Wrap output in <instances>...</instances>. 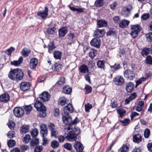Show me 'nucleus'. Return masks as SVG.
I'll use <instances>...</instances> for the list:
<instances>
[{
    "label": "nucleus",
    "instance_id": "f257e3e1",
    "mask_svg": "<svg viewBox=\"0 0 152 152\" xmlns=\"http://www.w3.org/2000/svg\"><path fill=\"white\" fill-rule=\"evenodd\" d=\"M23 73L19 69H14L11 70L8 74L9 77L13 80H21L23 78Z\"/></svg>",
    "mask_w": 152,
    "mask_h": 152
},
{
    "label": "nucleus",
    "instance_id": "f03ea898",
    "mask_svg": "<svg viewBox=\"0 0 152 152\" xmlns=\"http://www.w3.org/2000/svg\"><path fill=\"white\" fill-rule=\"evenodd\" d=\"M69 132L67 136H65L66 138L69 141H74L76 140L77 135L79 133V129L77 128H75L73 129L70 126H68L66 129Z\"/></svg>",
    "mask_w": 152,
    "mask_h": 152
},
{
    "label": "nucleus",
    "instance_id": "7ed1b4c3",
    "mask_svg": "<svg viewBox=\"0 0 152 152\" xmlns=\"http://www.w3.org/2000/svg\"><path fill=\"white\" fill-rule=\"evenodd\" d=\"M39 99H37V102L34 104V107L39 112V116L40 117H44L46 115V107L40 101Z\"/></svg>",
    "mask_w": 152,
    "mask_h": 152
},
{
    "label": "nucleus",
    "instance_id": "20e7f679",
    "mask_svg": "<svg viewBox=\"0 0 152 152\" xmlns=\"http://www.w3.org/2000/svg\"><path fill=\"white\" fill-rule=\"evenodd\" d=\"M141 27L138 24L131 25L130 35L133 38H135L137 36L138 33L141 30Z\"/></svg>",
    "mask_w": 152,
    "mask_h": 152
},
{
    "label": "nucleus",
    "instance_id": "39448f33",
    "mask_svg": "<svg viewBox=\"0 0 152 152\" xmlns=\"http://www.w3.org/2000/svg\"><path fill=\"white\" fill-rule=\"evenodd\" d=\"M62 121L64 124L66 125L74 124L75 121H72L71 116L69 114L63 113L62 114Z\"/></svg>",
    "mask_w": 152,
    "mask_h": 152
},
{
    "label": "nucleus",
    "instance_id": "423d86ee",
    "mask_svg": "<svg viewBox=\"0 0 152 152\" xmlns=\"http://www.w3.org/2000/svg\"><path fill=\"white\" fill-rule=\"evenodd\" d=\"M48 127L51 132V137H56L58 132L55 125L52 123H50L48 125Z\"/></svg>",
    "mask_w": 152,
    "mask_h": 152
},
{
    "label": "nucleus",
    "instance_id": "0eeeda50",
    "mask_svg": "<svg viewBox=\"0 0 152 152\" xmlns=\"http://www.w3.org/2000/svg\"><path fill=\"white\" fill-rule=\"evenodd\" d=\"M13 113L15 115L18 117L23 116L24 114L23 110L20 107L15 108L13 110Z\"/></svg>",
    "mask_w": 152,
    "mask_h": 152
},
{
    "label": "nucleus",
    "instance_id": "6e6552de",
    "mask_svg": "<svg viewBox=\"0 0 152 152\" xmlns=\"http://www.w3.org/2000/svg\"><path fill=\"white\" fill-rule=\"evenodd\" d=\"M50 95L48 92L45 91L40 95L38 99H41L44 102H47L50 99Z\"/></svg>",
    "mask_w": 152,
    "mask_h": 152
},
{
    "label": "nucleus",
    "instance_id": "1a4fd4ad",
    "mask_svg": "<svg viewBox=\"0 0 152 152\" xmlns=\"http://www.w3.org/2000/svg\"><path fill=\"white\" fill-rule=\"evenodd\" d=\"M124 77L130 80H132L135 77V74L133 72L129 70H126L124 73Z\"/></svg>",
    "mask_w": 152,
    "mask_h": 152
},
{
    "label": "nucleus",
    "instance_id": "9d476101",
    "mask_svg": "<svg viewBox=\"0 0 152 152\" xmlns=\"http://www.w3.org/2000/svg\"><path fill=\"white\" fill-rule=\"evenodd\" d=\"M91 45L97 48H99L100 46V39L99 38H94L92 39L90 42Z\"/></svg>",
    "mask_w": 152,
    "mask_h": 152
},
{
    "label": "nucleus",
    "instance_id": "9b49d317",
    "mask_svg": "<svg viewBox=\"0 0 152 152\" xmlns=\"http://www.w3.org/2000/svg\"><path fill=\"white\" fill-rule=\"evenodd\" d=\"M74 110V108L71 104H68L64 108V113L69 114L72 113Z\"/></svg>",
    "mask_w": 152,
    "mask_h": 152
},
{
    "label": "nucleus",
    "instance_id": "f8f14e48",
    "mask_svg": "<svg viewBox=\"0 0 152 152\" xmlns=\"http://www.w3.org/2000/svg\"><path fill=\"white\" fill-rule=\"evenodd\" d=\"M74 148L78 152H81L83 149L82 144L79 142H75L74 144Z\"/></svg>",
    "mask_w": 152,
    "mask_h": 152
},
{
    "label": "nucleus",
    "instance_id": "ddd939ff",
    "mask_svg": "<svg viewBox=\"0 0 152 152\" xmlns=\"http://www.w3.org/2000/svg\"><path fill=\"white\" fill-rule=\"evenodd\" d=\"M31 85L28 82H23L20 85V89L23 91H26L28 90L30 87Z\"/></svg>",
    "mask_w": 152,
    "mask_h": 152
},
{
    "label": "nucleus",
    "instance_id": "4468645a",
    "mask_svg": "<svg viewBox=\"0 0 152 152\" xmlns=\"http://www.w3.org/2000/svg\"><path fill=\"white\" fill-rule=\"evenodd\" d=\"M41 129L40 133L42 134V137H45L47 135L48 130L46 127V125L43 124L40 126Z\"/></svg>",
    "mask_w": 152,
    "mask_h": 152
},
{
    "label": "nucleus",
    "instance_id": "2eb2a0df",
    "mask_svg": "<svg viewBox=\"0 0 152 152\" xmlns=\"http://www.w3.org/2000/svg\"><path fill=\"white\" fill-rule=\"evenodd\" d=\"M10 96L9 94L5 93L0 96V101L1 102H6L9 100Z\"/></svg>",
    "mask_w": 152,
    "mask_h": 152
},
{
    "label": "nucleus",
    "instance_id": "dca6fc26",
    "mask_svg": "<svg viewBox=\"0 0 152 152\" xmlns=\"http://www.w3.org/2000/svg\"><path fill=\"white\" fill-rule=\"evenodd\" d=\"M38 63V60L35 58H32L30 61L29 66L31 69H35L37 66Z\"/></svg>",
    "mask_w": 152,
    "mask_h": 152
},
{
    "label": "nucleus",
    "instance_id": "f3484780",
    "mask_svg": "<svg viewBox=\"0 0 152 152\" xmlns=\"http://www.w3.org/2000/svg\"><path fill=\"white\" fill-rule=\"evenodd\" d=\"M113 81L117 85H120L122 84L124 80L122 77L120 76H117L113 79Z\"/></svg>",
    "mask_w": 152,
    "mask_h": 152
},
{
    "label": "nucleus",
    "instance_id": "a211bd4d",
    "mask_svg": "<svg viewBox=\"0 0 152 152\" xmlns=\"http://www.w3.org/2000/svg\"><path fill=\"white\" fill-rule=\"evenodd\" d=\"M48 9L47 7H46L44 12L39 11L38 12L37 15L38 16L41 17L42 18H45L48 15Z\"/></svg>",
    "mask_w": 152,
    "mask_h": 152
},
{
    "label": "nucleus",
    "instance_id": "6ab92c4d",
    "mask_svg": "<svg viewBox=\"0 0 152 152\" xmlns=\"http://www.w3.org/2000/svg\"><path fill=\"white\" fill-rule=\"evenodd\" d=\"M105 31L104 29L96 30L94 32V34L97 37L99 38L103 37L105 34Z\"/></svg>",
    "mask_w": 152,
    "mask_h": 152
},
{
    "label": "nucleus",
    "instance_id": "aec40b11",
    "mask_svg": "<svg viewBox=\"0 0 152 152\" xmlns=\"http://www.w3.org/2000/svg\"><path fill=\"white\" fill-rule=\"evenodd\" d=\"M129 23V21L126 19L123 20L120 22L119 26L120 28H124L128 25Z\"/></svg>",
    "mask_w": 152,
    "mask_h": 152
},
{
    "label": "nucleus",
    "instance_id": "412c9836",
    "mask_svg": "<svg viewBox=\"0 0 152 152\" xmlns=\"http://www.w3.org/2000/svg\"><path fill=\"white\" fill-rule=\"evenodd\" d=\"M23 58L22 57H20L18 60L14 61L11 62V65L15 66H18L21 64L23 61Z\"/></svg>",
    "mask_w": 152,
    "mask_h": 152
},
{
    "label": "nucleus",
    "instance_id": "4be33fe9",
    "mask_svg": "<svg viewBox=\"0 0 152 152\" xmlns=\"http://www.w3.org/2000/svg\"><path fill=\"white\" fill-rule=\"evenodd\" d=\"M67 32V29L66 27L62 28L59 30V36L60 37L64 36Z\"/></svg>",
    "mask_w": 152,
    "mask_h": 152
},
{
    "label": "nucleus",
    "instance_id": "5701e85b",
    "mask_svg": "<svg viewBox=\"0 0 152 152\" xmlns=\"http://www.w3.org/2000/svg\"><path fill=\"white\" fill-rule=\"evenodd\" d=\"M134 88V85L132 82H129L127 84L126 89L128 92H131Z\"/></svg>",
    "mask_w": 152,
    "mask_h": 152
},
{
    "label": "nucleus",
    "instance_id": "b1692460",
    "mask_svg": "<svg viewBox=\"0 0 152 152\" xmlns=\"http://www.w3.org/2000/svg\"><path fill=\"white\" fill-rule=\"evenodd\" d=\"M29 130V126L28 125H23L21 127L20 133L22 134L26 133Z\"/></svg>",
    "mask_w": 152,
    "mask_h": 152
},
{
    "label": "nucleus",
    "instance_id": "393cba45",
    "mask_svg": "<svg viewBox=\"0 0 152 152\" xmlns=\"http://www.w3.org/2000/svg\"><path fill=\"white\" fill-rule=\"evenodd\" d=\"M72 88L68 86H66L63 88V92L66 94H69L72 91Z\"/></svg>",
    "mask_w": 152,
    "mask_h": 152
},
{
    "label": "nucleus",
    "instance_id": "a878e982",
    "mask_svg": "<svg viewBox=\"0 0 152 152\" xmlns=\"http://www.w3.org/2000/svg\"><path fill=\"white\" fill-rule=\"evenodd\" d=\"M136 96V94L135 93L132 94L130 96L125 100V103L126 104H128L129 102L133 99H134Z\"/></svg>",
    "mask_w": 152,
    "mask_h": 152
},
{
    "label": "nucleus",
    "instance_id": "bb28decb",
    "mask_svg": "<svg viewBox=\"0 0 152 152\" xmlns=\"http://www.w3.org/2000/svg\"><path fill=\"white\" fill-rule=\"evenodd\" d=\"M53 55L55 59H60L61 58L62 53L59 51H55L53 52Z\"/></svg>",
    "mask_w": 152,
    "mask_h": 152
},
{
    "label": "nucleus",
    "instance_id": "cd10ccee",
    "mask_svg": "<svg viewBox=\"0 0 152 152\" xmlns=\"http://www.w3.org/2000/svg\"><path fill=\"white\" fill-rule=\"evenodd\" d=\"M97 23L99 28L106 26L107 25V22L105 20H103L98 21Z\"/></svg>",
    "mask_w": 152,
    "mask_h": 152
},
{
    "label": "nucleus",
    "instance_id": "c85d7f7f",
    "mask_svg": "<svg viewBox=\"0 0 152 152\" xmlns=\"http://www.w3.org/2000/svg\"><path fill=\"white\" fill-rule=\"evenodd\" d=\"M61 65L57 63L54 64L52 66V69L53 70L57 71L61 70Z\"/></svg>",
    "mask_w": 152,
    "mask_h": 152
},
{
    "label": "nucleus",
    "instance_id": "c756f323",
    "mask_svg": "<svg viewBox=\"0 0 152 152\" xmlns=\"http://www.w3.org/2000/svg\"><path fill=\"white\" fill-rule=\"evenodd\" d=\"M67 102L66 98L64 97H61L59 99L58 103L61 106L64 105Z\"/></svg>",
    "mask_w": 152,
    "mask_h": 152
},
{
    "label": "nucleus",
    "instance_id": "7c9ffc66",
    "mask_svg": "<svg viewBox=\"0 0 152 152\" xmlns=\"http://www.w3.org/2000/svg\"><path fill=\"white\" fill-rule=\"evenodd\" d=\"M30 53V50L27 48H24L22 49L21 53L22 56L26 57L28 56Z\"/></svg>",
    "mask_w": 152,
    "mask_h": 152
},
{
    "label": "nucleus",
    "instance_id": "2f4dec72",
    "mask_svg": "<svg viewBox=\"0 0 152 152\" xmlns=\"http://www.w3.org/2000/svg\"><path fill=\"white\" fill-rule=\"evenodd\" d=\"M141 136L140 134H138L133 136V141L136 142H139L141 141Z\"/></svg>",
    "mask_w": 152,
    "mask_h": 152
},
{
    "label": "nucleus",
    "instance_id": "473e14b6",
    "mask_svg": "<svg viewBox=\"0 0 152 152\" xmlns=\"http://www.w3.org/2000/svg\"><path fill=\"white\" fill-rule=\"evenodd\" d=\"M32 108V106L31 105H26L23 107V108L27 114H29L30 113Z\"/></svg>",
    "mask_w": 152,
    "mask_h": 152
},
{
    "label": "nucleus",
    "instance_id": "72a5a7b5",
    "mask_svg": "<svg viewBox=\"0 0 152 152\" xmlns=\"http://www.w3.org/2000/svg\"><path fill=\"white\" fill-rule=\"evenodd\" d=\"M144 104V101H141L139 102L138 105L136 108V110L139 112L141 111L142 109Z\"/></svg>",
    "mask_w": 152,
    "mask_h": 152
},
{
    "label": "nucleus",
    "instance_id": "f704fd0d",
    "mask_svg": "<svg viewBox=\"0 0 152 152\" xmlns=\"http://www.w3.org/2000/svg\"><path fill=\"white\" fill-rule=\"evenodd\" d=\"M31 140L30 136L28 134L26 135L23 139V141L25 143H27Z\"/></svg>",
    "mask_w": 152,
    "mask_h": 152
},
{
    "label": "nucleus",
    "instance_id": "c9c22d12",
    "mask_svg": "<svg viewBox=\"0 0 152 152\" xmlns=\"http://www.w3.org/2000/svg\"><path fill=\"white\" fill-rule=\"evenodd\" d=\"M104 1L103 0H96L94 5L96 7H100L103 5Z\"/></svg>",
    "mask_w": 152,
    "mask_h": 152
},
{
    "label": "nucleus",
    "instance_id": "e433bc0d",
    "mask_svg": "<svg viewBox=\"0 0 152 152\" xmlns=\"http://www.w3.org/2000/svg\"><path fill=\"white\" fill-rule=\"evenodd\" d=\"M80 71L83 73H85L88 71V69L87 66L83 65L80 67Z\"/></svg>",
    "mask_w": 152,
    "mask_h": 152
},
{
    "label": "nucleus",
    "instance_id": "4c0bfd02",
    "mask_svg": "<svg viewBox=\"0 0 152 152\" xmlns=\"http://www.w3.org/2000/svg\"><path fill=\"white\" fill-rule=\"evenodd\" d=\"M130 121L129 119L125 118L120 121L121 124L123 126H126L128 125Z\"/></svg>",
    "mask_w": 152,
    "mask_h": 152
},
{
    "label": "nucleus",
    "instance_id": "58836bf2",
    "mask_svg": "<svg viewBox=\"0 0 152 152\" xmlns=\"http://www.w3.org/2000/svg\"><path fill=\"white\" fill-rule=\"evenodd\" d=\"M97 51L95 50L92 49L90 51L89 53V56L91 58H93L97 54Z\"/></svg>",
    "mask_w": 152,
    "mask_h": 152
},
{
    "label": "nucleus",
    "instance_id": "ea45409f",
    "mask_svg": "<svg viewBox=\"0 0 152 152\" xmlns=\"http://www.w3.org/2000/svg\"><path fill=\"white\" fill-rule=\"evenodd\" d=\"M51 147L53 148H55L58 147L59 145V142L57 141H53L51 143Z\"/></svg>",
    "mask_w": 152,
    "mask_h": 152
},
{
    "label": "nucleus",
    "instance_id": "a19ab883",
    "mask_svg": "<svg viewBox=\"0 0 152 152\" xmlns=\"http://www.w3.org/2000/svg\"><path fill=\"white\" fill-rule=\"evenodd\" d=\"M146 79V78L143 77L137 80L136 82L135 87H137L139 85L142 83Z\"/></svg>",
    "mask_w": 152,
    "mask_h": 152
},
{
    "label": "nucleus",
    "instance_id": "79ce46f5",
    "mask_svg": "<svg viewBox=\"0 0 152 152\" xmlns=\"http://www.w3.org/2000/svg\"><path fill=\"white\" fill-rule=\"evenodd\" d=\"M150 48H145L144 49L142 52V54L143 56L147 55L150 52Z\"/></svg>",
    "mask_w": 152,
    "mask_h": 152
},
{
    "label": "nucleus",
    "instance_id": "37998d69",
    "mask_svg": "<svg viewBox=\"0 0 152 152\" xmlns=\"http://www.w3.org/2000/svg\"><path fill=\"white\" fill-rule=\"evenodd\" d=\"M31 134L33 137H35L38 135V131L37 129H34L31 131Z\"/></svg>",
    "mask_w": 152,
    "mask_h": 152
},
{
    "label": "nucleus",
    "instance_id": "c03bdc74",
    "mask_svg": "<svg viewBox=\"0 0 152 152\" xmlns=\"http://www.w3.org/2000/svg\"><path fill=\"white\" fill-rule=\"evenodd\" d=\"M117 112L120 116L121 117H123L125 114L126 111L124 109H119L118 110Z\"/></svg>",
    "mask_w": 152,
    "mask_h": 152
},
{
    "label": "nucleus",
    "instance_id": "a18cd8bd",
    "mask_svg": "<svg viewBox=\"0 0 152 152\" xmlns=\"http://www.w3.org/2000/svg\"><path fill=\"white\" fill-rule=\"evenodd\" d=\"M150 15L148 13H144L141 16V19L143 20H146L149 18Z\"/></svg>",
    "mask_w": 152,
    "mask_h": 152
},
{
    "label": "nucleus",
    "instance_id": "49530a36",
    "mask_svg": "<svg viewBox=\"0 0 152 152\" xmlns=\"http://www.w3.org/2000/svg\"><path fill=\"white\" fill-rule=\"evenodd\" d=\"M15 141L13 140H10L7 143L8 146L10 148L15 146Z\"/></svg>",
    "mask_w": 152,
    "mask_h": 152
},
{
    "label": "nucleus",
    "instance_id": "de8ad7c7",
    "mask_svg": "<svg viewBox=\"0 0 152 152\" xmlns=\"http://www.w3.org/2000/svg\"><path fill=\"white\" fill-rule=\"evenodd\" d=\"M129 148L127 145H123L120 149V152H127Z\"/></svg>",
    "mask_w": 152,
    "mask_h": 152
},
{
    "label": "nucleus",
    "instance_id": "09e8293b",
    "mask_svg": "<svg viewBox=\"0 0 152 152\" xmlns=\"http://www.w3.org/2000/svg\"><path fill=\"white\" fill-rule=\"evenodd\" d=\"M55 29L54 28H49L47 29V33L48 34H53L55 33Z\"/></svg>",
    "mask_w": 152,
    "mask_h": 152
},
{
    "label": "nucleus",
    "instance_id": "8fccbe9b",
    "mask_svg": "<svg viewBox=\"0 0 152 152\" xmlns=\"http://www.w3.org/2000/svg\"><path fill=\"white\" fill-rule=\"evenodd\" d=\"M97 65L99 68H103L104 67V63L103 61H98L97 63Z\"/></svg>",
    "mask_w": 152,
    "mask_h": 152
},
{
    "label": "nucleus",
    "instance_id": "3c124183",
    "mask_svg": "<svg viewBox=\"0 0 152 152\" xmlns=\"http://www.w3.org/2000/svg\"><path fill=\"white\" fill-rule=\"evenodd\" d=\"M15 50V48L13 47H11L10 48H9L7 50H6L5 52L7 54H8L9 56H10L12 52L14 51Z\"/></svg>",
    "mask_w": 152,
    "mask_h": 152
},
{
    "label": "nucleus",
    "instance_id": "603ef678",
    "mask_svg": "<svg viewBox=\"0 0 152 152\" xmlns=\"http://www.w3.org/2000/svg\"><path fill=\"white\" fill-rule=\"evenodd\" d=\"M145 61L147 64H152V57L150 56H147Z\"/></svg>",
    "mask_w": 152,
    "mask_h": 152
},
{
    "label": "nucleus",
    "instance_id": "864d4df0",
    "mask_svg": "<svg viewBox=\"0 0 152 152\" xmlns=\"http://www.w3.org/2000/svg\"><path fill=\"white\" fill-rule=\"evenodd\" d=\"M7 125L11 129H13L15 126L14 122L12 121H10L7 123Z\"/></svg>",
    "mask_w": 152,
    "mask_h": 152
},
{
    "label": "nucleus",
    "instance_id": "5fc2aeb1",
    "mask_svg": "<svg viewBox=\"0 0 152 152\" xmlns=\"http://www.w3.org/2000/svg\"><path fill=\"white\" fill-rule=\"evenodd\" d=\"M85 107L86 112H89V110L92 107L91 104L89 103L85 104Z\"/></svg>",
    "mask_w": 152,
    "mask_h": 152
},
{
    "label": "nucleus",
    "instance_id": "6e6d98bb",
    "mask_svg": "<svg viewBox=\"0 0 152 152\" xmlns=\"http://www.w3.org/2000/svg\"><path fill=\"white\" fill-rule=\"evenodd\" d=\"M145 37L148 41H152V32L146 34Z\"/></svg>",
    "mask_w": 152,
    "mask_h": 152
},
{
    "label": "nucleus",
    "instance_id": "4d7b16f0",
    "mask_svg": "<svg viewBox=\"0 0 152 152\" xmlns=\"http://www.w3.org/2000/svg\"><path fill=\"white\" fill-rule=\"evenodd\" d=\"M130 9L129 8L127 7H124L123 9V13L124 15L125 13L127 14V15H126V16H127L129 14Z\"/></svg>",
    "mask_w": 152,
    "mask_h": 152
},
{
    "label": "nucleus",
    "instance_id": "13d9d810",
    "mask_svg": "<svg viewBox=\"0 0 152 152\" xmlns=\"http://www.w3.org/2000/svg\"><path fill=\"white\" fill-rule=\"evenodd\" d=\"M65 83V78L64 77H60L58 82V83L60 85H61L64 84Z\"/></svg>",
    "mask_w": 152,
    "mask_h": 152
},
{
    "label": "nucleus",
    "instance_id": "bf43d9fd",
    "mask_svg": "<svg viewBox=\"0 0 152 152\" xmlns=\"http://www.w3.org/2000/svg\"><path fill=\"white\" fill-rule=\"evenodd\" d=\"M64 147L65 148L68 150H70L72 148V147L70 143H68L65 144L64 145Z\"/></svg>",
    "mask_w": 152,
    "mask_h": 152
},
{
    "label": "nucleus",
    "instance_id": "052dcab7",
    "mask_svg": "<svg viewBox=\"0 0 152 152\" xmlns=\"http://www.w3.org/2000/svg\"><path fill=\"white\" fill-rule=\"evenodd\" d=\"M150 134V131L148 129H146L144 131V135L145 138H148Z\"/></svg>",
    "mask_w": 152,
    "mask_h": 152
},
{
    "label": "nucleus",
    "instance_id": "680f3d73",
    "mask_svg": "<svg viewBox=\"0 0 152 152\" xmlns=\"http://www.w3.org/2000/svg\"><path fill=\"white\" fill-rule=\"evenodd\" d=\"M86 94H88L91 92V87L89 86L86 85L85 87Z\"/></svg>",
    "mask_w": 152,
    "mask_h": 152
},
{
    "label": "nucleus",
    "instance_id": "e2e57ef3",
    "mask_svg": "<svg viewBox=\"0 0 152 152\" xmlns=\"http://www.w3.org/2000/svg\"><path fill=\"white\" fill-rule=\"evenodd\" d=\"M42 146H37L35 148L34 152H41L42 151Z\"/></svg>",
    "mask_w": 152,
    "mask_h": 152
},
{
    "label": "nucleus",
    "instance_id": "0e129e2a",
    "mask_svg": "<svg viewBox=\"0 0 152 152\" xmlns=\"http://www.w3.org/2000/svg\"><path fill=\"white\" fill-rule=\"evenodd\" d=\"M54 115L56 117L58 116L60 113V112L59 109L56 108H55L53 111Z\"/></svg>",
    "mask_w": 152,
    "mask_h": 152
},
{
    "label": "nucleus",
    "instance_id": "69168bd1",
    "mask_svg": "<svg viewBox=\"0 0 152 152\" xmlns=\"http://www.w3.org/2000/svg\"><path fill=\"white\" fill-rule=\"evenodd\" d=\"M14 132L13 131H9L8 132L7 136L8 137L10 138H12L14 137Z\"/></svg>",
    "mask_w": 152,
    "mask_h": 152
},
{
    "label": "nucleus",
    "instance_id": "338daca9",
    "mask_svg": "<svg viewBox=\"0 0 152 152\" xmlns=\"http://www.w3.org/2000/svg\"><path fill=\"white\" fill-rule=\"evenodd\" d=\"M111 68H113L115 70L118 69L120 68V66L119 64H115L114 66H110Z\"/></svg>",
    "mask_w": 152,
    "mask_h": 152
},
{
    "label": "nucleus",
    "instance_id": "774afa93",
    "mask_svg": "<svg viewBox=\"0 0 152 152\" xmlns=\"http://www.w3.org/2000/svg\"><path fill=\"white\" fill-rule=\"evenodd\" d=\"M147 148L149 151L152 152V142L148 143Z\"/></svg>",
    "mask_w": 152,
    "mask_h": 152
}]
</instances>
